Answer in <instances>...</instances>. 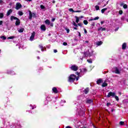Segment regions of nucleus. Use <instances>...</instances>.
<instances>
[{
    "instance_id": "22",
    "label": "nucleus",
    "mask_w": 128,
    "mask_h": 128,
    "mask_svg": "<svg viewBox=\"0 0 128 128\" xmlns=\"http://www.w3.org/2000/svg\"><path fill=\"white\" fill-rule=\"evenodd\" d=\"M38 48L41 49L42 52H44V47L42 45H39Z\"/></svg>"
},
{
    "instance_id": "44",
    "label": "nucleus",
    "mask_w": 128,
    "mask_h": 128,
    "mask_svg": "<svg viewBox=\"0 0 128 128\" xmlns=\"http://www.w3.org/2000/svg\"><path fill=\"white\" fill-rule=\"evenodd\" d=\"M84 32L86 34H88V31L86 30V28H84Z\"/></svg>"
},
{
    "instance_id": "31",
    "label": "nucleus",
    "mask_w": 128,
    "mask_h": 128,
    "mask_svg": "<svg viewBox=\"0 0 128 128\" xmlns=\"http://www.w3.org/2000/svg\"><path fill=\"white\" fill-rule=\"evenodd\" d=\"M95 8L96 10H100V6L96 5L95 6Z\"/></svg>"
},
{
    "instance_id": "40",
    "label": "nucleus",
    "mask_w": 128,
    "mask_h": 128,
    "mask_svg": "<svg viewBox=\"0 0 128 128\" xmlns=\"http://www.w3.org/2000/svg\"><path fill=\"white\" fill-rule=\"evenodd\" d=\"M72 24H74V26L78 27V24H76V22H73Z\"/></svg>"
},
{
    "instance_id": "50",
    "label": "nucleus",
    "mask_w": 128,
    "mask_h": 128,
    "mask_svg": "<svg viewBox=\"0 0 128 128\" xmlns=\"http://www.w3.org/2000/svg\"><path fill=\"white\" fill-rule=\"evenodd\" d=\"M2 20H0V26H2Z\"/></svg>"
},
{
    "instance_id": "18",
    "label": "nucleus",
    "mask_w": 128,
    "mask_h": 128,
    "mask_svg": "<svg viewBox=\"0 0 128 128\" xmlns=\"http://www.w3.org/2000/svg\"><path fill=\"white\" fill-rule=\"evenodd\" d=\"M15 24L16 26H18L19 24H20V20L18 19L16 21Z\"/></svg>"
},
{
    "instance_id": "4",
    "label": "nucleus",
    "mask_w": 128,
    "mask_h": 128,
    "mask_svg": "<svg viewBox=\"0 0 128 128\" xmlns=\"http://www.w3.org/2000/svg\"><path fill=\"white\" fill-rule=\"evenodd\" d=\"M22 8V4H20V2H17L16 4V6L15 7L16 10H18L20 8Z\"/></svg>"
},
{
    "instance_id": "13",
    "label": "nucleus",
    "mask_w": 128,
    "mask_h": 128,
    "mask_svg": "<svg viewBox=\"0 0 128 128\" xmlns=\"http://www.w3.org/2000/svg\"><path fill=\"white\" fill-rule=\"evenodd\" d=\"M104 81L102 80V78H99L98 80L96 81V84H102V82H103Z\"/></svg>"
},
{
    "instance_id": "35",
    "label": "nucleus",
    "mask_w": 128,
    "mask_h": 128,
    "mask_svg": "<svg viewBox=\"0 0 128 128\" xmlns=\"http://www.w3.org/2000/svg\"><path fill=\"white\" fill-rule=\"evenodd\" d=\"M4 13H0V18H4Z\"/></svg>"
},
{
    "instance_id": "53",
    "label": "nucleus",
    "mask_w": 128,
    "mask_h": 128,
    "mask_svg": "<svg viewBox=\"0 0 128 128\" xmlns=\"http://www.w3.org/2000/svg\"><path fill=\"white\" fill-rule=\"evenodd\" d=\"M57 52H58V50H54V52H55V53H56Z\"/></svg>"
},
{
    "instance_id": "54",
    "label": "nucleus",
    "mask_w": 128,
    "mask_h": 128,
    "mask_svg": "<svg viewBox=\"0 0 128 128\" xmlns=\"http://www.w3.org/2000/svg\"><path fill=\"white\" fill-rule=\"evenodd\" d=\"M82 11L81 10H77L75 12H80Z\"/></svg>"
},
{
    "instance_id": "27",
    "label": "nucleus",
    "mask_w": 128,
    "mask_h": 128,
    "mask_svg": "<svg viewBox=\"0 0 128 128\" xmlns=\"http://www.w3.org/2000/svg\"><path fill=\"white\" fill-rule=\"evenodd\" d=\"M24 28H22L18 30V32H24Z\"/></svg>"
},
{
    "instance_id": "38",
    "label": "nucleus",
    "mask_w": 128,
    "mask_h": 128,
    "mask_svg": "<svg viewBox=\"0 0 128 128\" xmlns=\"http://www.w3.org/2000/svg\"><path fill=\"white\" fill-rule=\"evenodd\" d=\"M99 18H100V17L96 16V18H94V20H98Z\"/></svg>"
},
{
    "instance_id": "39",
    "label": "nucleus",
    "mask_w": 128,
    "mask_h": 128,
    "mask_svg": "<svg viewBox=\"0 0 128 128\" xmlns=\"http://www.w3.org/2000/svg\"><path fill=\"white\" fill-rule=\"evenodd\" d=\"M77 26H80L82 28V23H78Z\"/></svg>"
},
{
    "instance_id": "59",
    "label": "nucleus",
    "mask_w": 128,
    "mask_h": 128,
    "mask_svg": "<svg viewBox=\"0 0 128 128\" xmlns=\"http://www.w3.org/2000/svg\"><path fill=\"white\" fill-rule=\"evenodd\" d=\"M78 34H79V36H82V35H80V32H78Z\"/></svg>"
},
{
    "instance_id": "48",
    "label": "nucleus",
    "mask_w": 128,
    "mask_h": 128,
    "mask_svg": "<svg viewBox=\"0 0 128 128\" xmlns=\"http://www.w3.org/2000/svg\"><path fill=\"white\" fill-rule=\"evenodd\" d=\"M4 3V0H0V4H2Z\"/></svg>"
},
{
    "instance_id": "37",
    "label": "nucleus",
    "mask_w": 128,
    "mask_h": 128,
    "mask_svg": "<svg viewBox=\"0 0 128 128\" xmlns=\"http://www.w3.org/2000/svg\"><path fill=\"white\" fill-rule=\"evenodd\" d=\"M65 30H66L67 34H70V29L66 28Z\"/></svg>"
},
{
    "instance_id": "3",
    "label": "nucleus",
    "mask_w": 128,
    "mask_h": 128,
    "mask_svg": "<svg viewBox=\"0 0 128 128\" xmlns=\"http://www.w3.org/2000/svg\"><path fill=\"white\" fill-rule=\"evenodd\" d=\"M33 18H36V13H32V11H29V20H32Z\"/></svg>"
},
{
    "instance_id": "16",
    "label": "nucleus",
    "mask_w": 128,
    "mask_h": 128,
    "mask_svg": "<svg viewBox=\"0 0 128 128\" xmlns=\"http://www.w3.org/2000/svg\"><path fill=\"white\" fill-rule=\"evenodd\" d=\"M12 10L10 9V10L8 11V12H7V13H6V16H10V14H12Z\"/></svg>"
},
{
    "instance_id": "9",
    "label": "nucleus",
    "mask_w": 128,
    "mask_h": 128,
    "mask_svg": "<svg viewBox=\"0 0 128 128\" xmlns=\"http://www.w3.org/2000/svg\"><path fill=\"white\" fill-rule=\"evenodd\" d=\"M88 92H90V88H87L84 90L83 92H84L85 94H88Z\"/></svg>"
},
{
    "instance_id": "32",
    "label": "nucleus",
    "mask_w": 128,
    "mask_h": 128,
    "mask_svg": "<svg viewBox=\"0 0 128 128\" xmlns=\"http://www.w3.org/2000/svg\"><path fill=\"white\" fill-rule=\"evenodd\" d=\"M115 99L116 100H117V102H118V100H120V98H118V96H114Z\"/></svg>"
},
{
    "instance_id": "49",
    "label": "nucleus",
    "mask_w": 128,
    "mask_h": 128,
    "mask_svg": "<svg viewBox=\"0 0 128 128\" xmlns=\"http://www.w3.org/2000/svg\"><path fill=\"white\" fill-rule=\"evenodd\" d=\"M52 22H54V20H56V18H53L52 19Z\"/></svg>"
},
{
    "instance_id": "42",
    "label": "nucleus",
    "mask_w": 128,
    "mask_h": 128,
    "mask_svg": "<svg viewBox=\"0 0 128 128\" xmlns=\"http://www.w3.org/2000/svg\"><path fill=\"white\" fill-rule=\"evenodd\" d=\"M69 10H70V12H74V9H73V8H70V9H69Z\"/></svg>"
},
{
    "instance_id": "64",
    "label": "nucleus",
    "mask_w": 128,
    "mask_h": 128,
    "mask_svg": "<svg viewBox=\"0 0 128 128\" xmlns=\"http://www.w3.org/2000/svg\"><path fill=\"white\" fill-rule=\"evenodd\" d=\"M86 128V127L84 126V127H82V128Z\"/></svg>"
},
{
    "instance_id": "28",
    "label": "nucleus",
    "mask_w": 128,
    "mask_h": 128,
    "mask_svg": "<svg viewBox=\"0 0 128 128\" xmlns=\"http://www.w3.org/2000/svg\"><path fill=\"white\" fill-rule=\"evenodd\" d=\"M83 24H85L86 26V24H88V20H84L83 21Z\"/></svg>"
},
{
    "instance_id": "52",
    "label": "nucleus",
    "mask_w": 128,
    "mask_h": 128,
    "mask_svg": "<svg viewBox=\"0 0 128 128\" xmlns=\"http://www.w3.org/2000/svg\"><path fill=\"white\" fill-rule=\"evenodd\" d=\"M78 78H80V77H78V76L76 77V80H78Z\"/></svg>"
},
{
    "instance_id": "17",
    "label": "nucleus",
    "mask_w": 128,
    "mask_h": 128,
    "mask_svg": "<svg viewBox=\"0 0 128 128\" xmlns=\"http://www.w3.org/2000/svg\"><path fill=\"white\" fill-rule=\"evenodd\" d=\"M18 20V18L14 16H10V20Z\"/></svg>"
},
{
    "instance_id": "29",
    "label": "nucleus",
    "mask_w": 128,
    "mask_h": 128,
    "mask_svg": "<svg viewBox=\"0 0 128 128\" xmlns=\"http://www.w3.org/2000/svg\"><path fill=\"white\" fill-rule=\"evenodd\" d=\"M119 124H120V126H124V122L120 121V122H119Z\"/></svg>"
},
{
    "instance_id": "26",
    "label": "nucleus",
    "mask_w": 128,
    "mask_h": 128,
    "mask_svg": "<svg viewBox=\"0 0 128 128\" xmlns=\"http://www.w3.org/2000/svg\"><path fill=\"white\" fill-rule=\"evenodd\" d=\"M0 38H2V40H6V36H0Z\"/></svg>"
},
{
    "instance_id": "62",
    "label": "nucleus",
    "mask_w": 128,
    "mask_h": 128,
    "mask_svg": "<svg viewBox=\"0 0 128 128\" xmlns=\"http://www.w3.org/2000/svg\"><path fill=\"white\" fill-rule=\"evenodd\" d=\"M37 58H38V60H40V56H37Z\"/></svg>"
},
{
    "instance_id": "30",
    "label": "nucleus",
    "mask_w": 128,
    "mask_h": 128,
    "mask_svg": "<svg viewBox=\"0 0 128 128\" xmlns=\"http://www.w3.org/2000/svg\"><path fill=\"white\" fill-rule=\"evenodd\" d=\"M14 36H11L8 38V40H13V38H14Z\"/></svg>"
},
{
    "instance_id": "20",
    "label": "nucleus",
    "mask_w": 128,
    "mask_h": 128,
    "mask_svg": "<svg viewBox=\"0 0 128 128\" xmlns=\"http://www.w3.org/2000/svg\"><path fill=\"white\" fill-rule=\"evenodd\" d=\"M102 88H106V86H108V84L106 83V82H104L102 85Z\"/></svg>"
},
{
    "instance_id": "63",
    "label": "nucleus",
    "mask_w": 128,
    "mask_h": 128,
    "mask_svg": "<svg viewBox=\"0 0 128 128\" xmlns=\"http://www.w3.org/2000/svg\"><path fill=\"white\" fill-rule=\"evenodd\" d=\"M81 112H82V114H84V111H82Z\"/></svg>"
},
{
    "instance_id": "55",
    "label": "nucleus",
    "mask_w": 128,
    "mask_h": 128,
    "mask_svg": "<svg viewBox=\"0 0 128 128\" xmlns=\"http://www.w3.org/2000/svg\"><path fill=\"white\" fill-rule=\"evenodd\" d=\"M90 22H92V20H94V18L93 19H90Z\"/></svg>"
},
{
    "instance_id": "24",
    "label": "nucleus",
    "mask_w": 128,
    "mask_h": 128,
    "mask_svg": "<svg viewBox=\"0 0 128 128\" xmlns=\"http://www.w3.org/2000/svg\"><path fill=\"white\" fill-rule=\"evenodd\" d=\"M75 18H76V22L78 24V22H80V18L78 17V16H75Z\"/></svg>"
},
{
    "instance_id": "43",
    "label": "nucleus",
    "mask_w": 128,
    "mask_h": 128,
    "mask_svg": "<svg viewBox=\"0 0 128 128\" xmlns=\"http://www.w3.org/2000/svg\"><path fill=\"white\" fill-rule=\"evenodd\" d=\"M91 26H96V23H94V22H92L91 24Z\"/></svg>"
},
{
    "instance_id": "41",
    "label": "nucleus",
    "mask_w": 128,
    "mask_h": 128,
    "mask_svg": "<svg viewBox=\"0 0 128 128\" xmlns=\"http://www.w3.org/2000/svg\"><path fill=\"white\" fill-rule=\"evenodd\" d=\"M123 13L122 10H119V14H122Z\"/></svg>"
},
{
    "instance_id": "36",
    "label": "nucleus",
    "mask_w": 128,
    "mask_h": 128,
    "mask_svg": "<svg viewBox=\"0 0 128 128\" xmlns=\"http://www.w3.org/2000/svg\"><path fill=\"white\" fill-rule=\"evenodd\" d=\"M124 8H128V5L125 4L123 6Z\"/></svg>"
},
{
    "instance_id": "34",
    "label": "nucleus",
    "mask_w": 128,
    "mask_h": 128,
    "mask_svg": "<svg viewBox=\"0 0 128 128\" xmlns=\"http://www.w3.org/2000/svg\"><path fill=\"white\" fill-rule=\"evenodd\" d=\"M88 62H89V64H92V60L91 59L87 60Z\"/></svg>"
},
{
    "instance_id": "1",
    "label": "nucleus",
    "mask_w": 128,
    "mask_h": 128,
    "mask_svg": "<svg viewBox=\"0 0 128 128\" xmlns=\"http://www.w3.org/2000/svg\"><path fill=\"white\" fill-rule=\"evenodd\" d=\"M76 76L74 74H70L68 78V82H74V80H76Z\"/></svg>"
},
{
    "instance_id": "19",
    "label": "nucleus",
    "mask_w": 128,
    "mask_h": 128,
    "mask_svg": "<svg viewBox=\"0 0 128 128\" xmlns=\"http://www.w3.org/2000/svg\"><path fill=\"white\" fill-rule=\"evenodd\" d=\"M45 24H48V26H50V21L47 19L45 20Z\"/></svg>"
},
{
    "instance_id": "45",
    "label": "nucleus",
    "mask_w": 128,
    "mask_h": 128,
    "mask_svg": "<svg viewBox=\"0 0 128 128\" xmlns=\"http://www.w3.org/2000/svg\"><path fill=\"white\" fill-rule=\"evenodd\" d=\"M112 104L110 103V102H108L107 104H106V106H110Z\"/></svg>"
},
{
    "instance_id": "25",
    "label": "nucleus",
    "mask_w": 128,
    "mask_h": 128,
    "mask_svg": "<svg viewBox=\"0 0 128 128\" xmlns=\"http://www.w3.org/2000/svg\"><path fill=\"white\" fill-rule=\"evenodd\" d=\"M18 14L20 16L24 15V12H22V11H18Z\"/></svg>"
},
{
    "instance_id": "47",
    "label": "nucleus",
    "mask_w": 128,
    "mask_h": 128,
    "mask_svg": "<svg viewBox=\"0 0 128 128\" xmlns=\"http://www.w3.org/2000/svg\"><path fill=\"white\" fill-rule=\"evenodd\" d=\"M50 26H52V27L54 26V24L53 23H50Z\"/></svg>"
},
{
    "instance_id": "61",
    "label": "nucleus",
    "mask_w": 128,
    "mask_h": 128,
    "mask_svg": "<svg viewBox=\"0 0 128 128\" xmlns=\"http://www.w3.org/2000/svg\"><path fill=\"white\" fill-rule=\"evenodd\" d=\"M84 72H86V68H84Z\"/></svg>"
},
{
    "instance_id": "58",
    "label": "nucleus",
    "mask_w": 128,
    "mask_h": 128,
    "mask_svg": "<svg viewBox=\"0 0 128 128\" xmlns=\"http://www.w3.org/2000/svg\"><path fill=\"white\" fill-rule=\"evenodd\" d=\"M84 18V16H80V18Z\"/></svg>"
},
{
    "instance_id": "11",
    "label": "nucleus",
    "mask_w": 128,
    "mask_h": 128,
    "mask_svg": "<svg viewBox=\"0 0 128 128\" xmlns=\"http://www.w3.org/2000/svg\"><path fill=\"white\" fill-rule=\"evenodd\" d=\"M40 29L43 30L44 32H46V26L44 24H42L40 26Z\"/></svg>"
},
{
    "instance_id": "57",
    "label": "nucleus",
    "mask_w": 128,
    "mask_h": 128,
    "mask_svg": "<svg viewBox=\"0 0 128 128\" xmlns=\"http://www.w3.org/2000/svg\"><path fill=\"white\" fill-rule=\"evenodd\" d=\"M85 42H86V44H88V40H86V41H85Z\"/></svg>"
},
{
    "instance_id": "6",
    "label": "nucleus",
    "mask_w": 128,
    "mask_h": 128,
    "mask_svg": "<svg viewBox=\"0 0 128 128\" xmlns=\"http://www.w3.org/2000/svg\"><path fill=\"white\" fill-rule=\"evenodd\" d=\"M70 68L72 70H74V72H76V70H78V67L76 65H73L70 67Z\"/></svg>"
},
{
    "instance_id": "60",
    "label": "nucleus",
    "mask_w": 128,
    "mask_h": 128,
    "mask_svg": "<svg viewBox=\"0 0 128 128\" xmlns=\"http://www.w3.org/2000/svg\"><path fill=\"white\" fill-rule=\"evenodd\" d=\"M74 30H78V28L76 27H74Z\"/></svg>"
},
{
    "instance_id": "56",
    "label": "nucleus",
    "mask_w": 128,
    "mask_h": 128,
    "mask_svg": "<svg viewBox=\"0 0 128 128\" xmlns=\"http://www.w3.org/2000/svg\"><path fill=\"white\" fill-rule=\"evenodd\" d=\"M104 22V21H102V22H100L101 24H102Z\"/></svg>"
},
{
    "instance_id": "5",
    "label": "nucleus",
    "mask_w": 128,
    "mask_h": 128,
    "mask_svg": "<svg viewBox=\"0 0 128 128\" xmlns=\"http://www.w3.org/2000/svg\"><path fill=\"white\" fill-rule=\"evenodd\" d=\"M116 96V93L114 92H110L108 93V94L106 96V98H110V96Z\"/></svg>"
},
{
    "instance_id": "51",
    "label": "nucleus",
    "mask_w": 128,
    "mask_h": 128,
    "mask_svg": "<svg viewBox=\"0 0 128 128\" xmlns=\"http://www.w3.org/2000/svg\"><path fill=\"white\" fill-rule=\"evenodd\" d=\"M65 128H72L70 126H66Z\"/></svg>"
},
{
    "instance_id": "8",
    "label": "nucleus",
    "mask_w": 128,
    "mask_h": 128,
    "mask_svg": "<svg viewBox=\"0 0 128 128\" xmlns=\"http://www.w3.org/2000/svg\"><path fill=\"white\" fill-rule=\"evenodd\" d=\"M114 68H115V74H120V70H118V67H114Z\"/></svg>"
},
{
    "instance_id": "21",
    "label": "nucleus",
    "mask_w": 128,
    "mask_h": 128,
    "mask_svg": "<svg viewBox=\"0 0 128 128\" xmlns=\"http://www.w3.org/2000/svg\"><path fill=\"white\" fill-rule=\"evenodd\" d=\"M96 46H102V41H99L96 42Z\"/></svg>"
},
{
    "instance_id": "10",
    "label": "nucleus",
    "mask_w": 128,
    "mask_h": 128,
    "mask_svg": "<svg viewBox=\"0 0 128 128\" xmlns=\"http://www.w3.org/2000/svg\"><path fill=\"white\" fill-rule=\"evenodd\" d=\"M106 28L102 27H100L98 28V32H100V30H101L102 32H106Z\"/></svg>"
},
{
    "instance_id": "14",
    "label": "nucleus",
    "mask_w": 128,
    "mask_h": 128,
    "mask_svg": "<svg viewBox=\"0 0 128 128\" xmlns=\"http://www.w3.org/2000/svg\"><path fill=\"white\" fill-rule=\"evenodd\" d=\"M52 90L54 92V94H58V88H56V87H54L52 89Z\"/></svg>"
},
{
    "instance_id": "33",
    "label": "nucleus",
    "mask_w": 128,
    "mask_h": 128,
    "mask_svg": "<svg viewBox=\"0 0 128 128\" xmlns=\"http://www.w3.org/2000/svg\"><path fill=\"white\" fill-rule=\"evenodd\" d=\"M40 8L41 10H44V8H46V7L44 5H40Z\"/></svg>"
},
{
    "instance_id": "15",
    "label": "nucleus",
    "mask_w": 128,
    "mask_h": 128,
    "mask_svg": "<svg viewBox=\"0 0 128 128\" xmlns=\"http://www.w3.org/2000/svg\"><path fill=\"white\" fill-rule=\"evenodd\" d=\"M86 104H92L94 102V100L92 99L88 100L86 101Z\"/></svg>"
},
{
    "instance_id": "7",
    "label": "nucleus",
    "mask_w": 128,
    "mask_h": 128,
    "mask_svg": "<svg viewBox=\"0 0 128 128\" xmlns=\"http://www.w3.org/2000/svg\"><path fill=\"white\" fill-rule=\"evenodd\" d=\"M35 36H36V32H34L32 34V35L30 37V40H31V42H32V40H34V38Z\"/></svg>"
},
{
    "instance_id": "12",
    "label": "nucleus",
    "mask_w": 128,
    "mask_h": 128,
    "mask_svg": "<svg viewBox=\"0 0 128 128\" xmlns=\"http://www.w3.org/2000/svg\"><path fill=\"white\" fill-rule=\"evenodd\" d=\"M126 46H127V44L126 42L123 43V44H122V50H126Z\"/></svg>"
},
{
    "instance_id": "2",
    "label": "nucleus",
    "mask_w": 128,
    "mask_h": 128,
    "mask_svg": "<svg viewBox=\"0 0 128 128\" xmlns=\"http://www.w3.org/2000/svg\"><path fill=\"white\" fill-rule=\"evenodd\" d=\"M84 54L85 58H88V56L89 58H90V56H92V53H90V50H88L86 52H84Z\"/></svg>"
},
{
    "instance_id": "46",
    "label": "nucleus",
    "mask_w": 128,
    "mask_h": 128,
    "mask_svg": "<svg viewBox=\"0 0 128 128\" xmlns=\"http://www.w3.org/2000/svg\"><path fill=\"white\" fill-rule=\"evenodd\" d=\"M63 45H64V46H68V43H66V42H64L63 43Z\"/></svg>"
},
{
    "instance_id": "23",
    "label": "nucleus",
    "mask_w": 128,
    "mask_h": 128,
    "mask_svg": "<svg viewBox=\"0 0 128 128\" xmlns=\"http://www.w3.org/2000/svg\"><path fill=\"white\" fill-rule=\"evenodd\" d=\"M108 10V8H103L101 10V12L102 14H104V12H106V10Z\"/></svg>"
}]
</instances>
